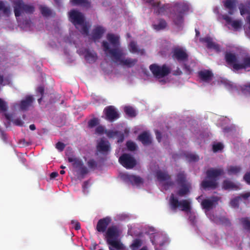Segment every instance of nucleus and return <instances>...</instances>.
<instances>
[{"mask_svg": "<svg viewBox=\"0 0 250 250\" xmlns=\"http://www.w3.org/2000/svg\"><path fill=\"white\" fill-rule=\"evenodd\" d=\"M106 38L110 44L106 42H103L102 44L103 50L114 62L128 67H131L136 64V59L125 57L126 53L123 49L119 47L118 36L113 34H108Z\"/></svg>", "mask_w": 250, "mask_h": 250, "instance_id": "f257e3e1", "label": "nucleus"}, {"mask_svg": "<svg viewBox=\"0 0 250 250\" xmlns=\"http://www.w3.org/2000/svg\"><path fill=\"white\" fill-rule=\"evenodd\" d=\"M121 233L119 227L113 225L108 228L105 233V237L107 244L114 247L117 250H124V246L119 240Z\"/></svg>", "mask_w": 250, "mask_h": 250, "instance_id": "f03ea898", "label": "nucleus"}, {"mask_svg": "<svg viewBox=\"0 0 250 250\" xmlns=\"http://www.w3.org/2000/svg\"><path fill=\"white\" fill-rule=\"evenodd\" d=\"M220 198L217 196H212L209 198L203 200L201 202V206L204 209L206 214L208 216L210 220L216 224L228 225L229 224L228 220L225 217L218 218L215 217L208 214L210 209L215 207L217 205Z\"/></svg>", "mask_w": 250, "mask_h": 250, "instance_id": "7ed1b4c3", "label": "nucleus"}, {"mask_svg": "<svg viewBox=\"0 0 250 250\" xmlns=\"http://www.w3.org/2000/svg\"><path fill=\"white\" fill-rule=\"evenodd\" d=\"M69 18L71 21L74 24L82 34L87 35L89 25L84 21L83 14L77 10H71L69 12Z\"/></svg>", "mask_w": 250, "mask_h": 250, "instance_id": "20e7f679", "label": "nucleus"}, {"mask_svg": "<svg viewBox=\"0 0 250 250\" xmlns=\"http://www.w3.org/2000/svg\"><path fill=\"white\" fill-rule=\"evenodd\" d=\"M224 174L223 169L210 168L207 171V176L209 180H205L201 183L204 188L214 189L218 186L217 178Z\"/></svg>", "mask_w": 250, "mask_h": 250, "instance_id": "39448f33", "label": "nucleus"}, {"mask_svg": "<svg viewBox=\"0 0 250 250\" xmlns=\"http://www.w3.org/2000/svg\"><path fill=\"white\" fill-rule=\"evenodd\" d=\"M225 58L227 63L232 66L234 70L250 67V57H249L245 58L242 62L234 54L229 52L226 53Z\"/></svg>", "mask_w": 250, "mask_h": 250, "instance_id": "423d86ee", "label": "nucleus"}, {"mask_svg": "<svg viewBox=\"0 0 250 250\" xmlns=\"http://www.w3.org/2000/svg\"><path fill=\"white\" fill-rule=\"evenodd\" d=\"M13 7L16 17H20L24 13L30 14L34 11V7L32 5L24 3L22 0H14Z\"/></svg>", "mask_w": 250, "mask_h": 250, "instance_id": "0eeeda50", "label": "nucleus"}, {"mask_svg": "<svg viewBox=\"0 0 250 250\" xmlns=\"http://www.w3.org/2000/svg\"><path fill=\"white\" fill-rule=\"evenodd\" d=\"M169 202L173 210L179 208L181 210L187 212L190 210V201L189 200L179 201L177 198L174 197L173 194H172L170 198Z\"/></svg>", "mask_w": 250, "mask_h": 250, "instance_id": "6e6552de", "label": "nucleus"}, {"mask_svg": "<svg viewBox=\"0 0 250 250\" xmlns=\"http://www.w3.org/2000/svg\"><path fill=\"white\" fill-rule=\"evenodd\" d=\"M149 68L153 75L158 79L167 75L170 71V68L166 65L160 66L156 64H153L150 65Z\"/></svg>", "mask_w": 250, "mask_h": 250, "instance_id": "1a4fd4ad", "label": "nucleus"}, {"mask_svg": "<svg viewBox=\"0 0 250 250\" xmlns=\"http://www.w3.org/2000/svg\"><path fill=\"white\" fill-rule=\"evenodd\" d=\"M68 161L72 164L73 167L78 174L83 175L88 173L87 168L83 165L82 161L80 158L71 156L68 157Z\"/></svg>", "mask_w": 250, "mask_h": 250, "instance_id": "9d476101", "label": "nucleus"}, {"mask_svg": "<svg viewBox=\"0 0 250 250\" xmlns=\"http://www.w3.org/2000/svg\"><path fill=\"white\" fill-rule=\"evenodd\" d=\"M177 180L178 185L180 187V189L177 194L180 196H183L189 191L190 184L186 181L185 176L183 172L179 173L177 175Z\"/></svg>", "mask_w": 250, "mask_h": 250, "instance_id": "9b49d317", "label": "nucleus"}, {"mask_svg": "<svg viewBox=\"0 0 250 250\" xmlns=\"http://www.w3.org/2000/svg\"><path fill=\"white\" fill-rule=\"evenodd\" d=\"M157 177L163 189L167 190L173 186V184L170 181L169 176L165 172L158 171Z\"/></svg>", "mask_w": 250, "mask_h": 250, "instance_id": "f8f14e48", "label": "nucleus"}, {"mask_svg": "<svg viewBox=\"0 0 250 250\" xmlns=\"http://www.w3.org/2000/svg\"><path fill=\"white\" fill-rule=\"evenodd\" d=\"M119 162L126 168H132L136 164V160L129 154H124L119 159Z\"/></svg>", "mask_w": 250, "mask_h": 250, "instance_id": "ddd939ff", "label": "nucleus"}, {"mask_svg": "<svg viewBox=\"0 0 250 250\" xmlns=\"http://www.w3.org/2000/svg\"><path fill=\"white\" fill-rule=\"evenodd\" d=\"M106 119L110 121L117 119L119 117V114L114 106H109L106 107L104 110Z\"/></svg>", "mask_w": 250, "mask_h": 250, "instance_id": "4468645a", "label": "nucleus"}, {"mask_svg": "<svg viewBox=\"0 0 250 250\" xmlns=\"http://www.w3.org/2000/svg\"><path fill=\"white\" fill-rule=\"evenodd\" d=\"M111 222V219L109 217H105L99 220L96 229L99 232H104L106 228Z\"/></svg>", "mask_w": 250, "mask_h": 250, "instance_id": "2eb2a0df", "label": "nucleus"}, {"mask_svg": "<svg viewBox=\"0 0 250 250\" xmlns=\"http://www.w3.org/2000/svg\"><path fill=\"white\" fill-rule=\"evenodd\" d=\"M97 150L102 153H107L110 150V145L108 142L104 139L100 140L97 145Z\"/></svg>", "mask_w": 250, "mask_h": 250, "instance_id": "dca6fc26", "label": "nucleus"}, {"mask_svg": "<svg viewBox=\"0 0 250 250\" xmlns=\"http://www.w3.org/2000/svg\"><path fill=\"white\" fill-rule=\"evenodd\" d=\"M173 56L179 61H185L188 58V54L183 48H177L174 50Z\"/></svg>", "mask_w": 250, "mask_h": 250, "instance_id": "f3484780", "label": "nucleus"}, {"mask_svg": "<svg viewBox=\"0 0 250 250\" xmlns=\"http://www.w3.org/2000/svg\"><path fill=\"white\" fill-rule=\"evenodd\" d=\"M202 41L207 43V47L208 48L213 49L217 52L221 51L220 46L218 44L213 42L212 39L210 37H207L203 38Z\"/></svg>", "mask_w": 250, "mask_h": 250, "instance_id": "a211bd4d", "label": "nucleus"}, {"mask_svg": "<svg viewBox=\"0 0 250 250\" xmlns=\"http://www.w3.org/2000/svg\"><path fill=\"white\" fill-rule=\"evenodd\" d=\"M223 18L228 24H231L232 27L236 30L239 29L241 26L242 23L240 21L238 20L232 21L231 18L227 15H223Z\"/></svg>", "mask_w": 250, "mask_h": 250, "instance_id": "6ab92c4d", "label": "nucleus"}, {"mask_svg": "<svg viewBox=\"0 0 250 250\" xmlns=\"http://www.w3.org/2000/svg\"><path fill=\"white\" fill-rule=\"evenodd\" d=\"M125 178L134 185L138 186L142 183V179L135 175L125 174Z\"/></svg>", "mask_w": 250, "mask_h": 250, "instance_id": "aec40b11", "label": "nucleus"}, {"mask_svg": "<svg viewBox=\"0 0 250 250\" xmlns=\"http://www.w3.org/2000/svg\"><path fill=\"white\" fill-rule=\"evenodd\" d=\"M85 60L89 63H92L97 59L96 54L93 51L85 50L84 52Z\"/></svg>", "mask_w": 250, "mask_h": 250, "instance_id": "412c9836", "label": "nucleus"}, {"mask_svg": "<svg viewBox=\"0 0 250 250\" xmlns=\"http://www.w3.org/2000/svg\"><path fill=\"white\" fill-rule=\"evenodd\" d=\"M104 31L105 30L103 27L100 26L96 27L93 31L92 38L94 41L100 39Z\"/></svg>", "mask_w": 250, "mask_h": 250, "instance_id": "4be33fe9", "label": "nucleus"}, {"mask_svg": "<svg viewBox=\"0 0 250 250\" xmlns=\"http://www.w3.org/2000/svg\"><path fill=\"white\" fill-rule=\"evenodd\" d=\"M199 76L202 81L208 82L211 80L213 74L209 70H203L199 72Z\"/></svg>", "mask_w": 250, "mask_h": 250, "instance_id": "5701e85b", "label": "nucleus"}, {"mask_svg": "<svg viewBox=\"0 0 250 250\" xmlns=\"http://www.w3.org/2000/svg\"><path fill=\"white\" fill-rule=\"evenodd\" d=\"M139 140L145 145H147L151 143V139L149 134L147 132H144L140 134Z\"/></svg>", "mask_w": 250, "mask_h": 250, "instance_id": "b1692460", "label": "nucleus"}, {"mask_svg": "<svg viewBox=\"0 0 250 250\" xmlns=\"http://www.w3.org/2000/svg\"><path fill=\"white\" fill-rule=\"evenodd\" d=\"M7 108V103L0 98V113H3L6 119L10 120L11 118L10 116L6 113Z\"/></svg>", "mask_w": 250, "mask_h": 250, "instance_id": "393cba45", "label": "nucleus"}, {"mask_svg": "<svg viewBox=\"0 0 250 250\" xmlns=\"http://www.w3.org/2000/svg\"><path fill=\"white\" fill-rule=\"evenodd\" d=\"M223 188L227 190H236L239 189V186L229 180H225L223 184Z\"/></svg>", "mask_w": 250, "mask_h": 250, "instance_id": "a878e982", "label": "nucleus"}, {"mask_svg": "<svg viewBox=\"0 0 250 250\" xmlns=\"http://www.w3.org/2000/svg\"><path fill=\"white\" fill-rule=\"evenodd\" d=\"M130 51L133 53L143 55L144 54V50L142 49H138L136 43L134 42H131L129 44Z\"/></svg>", "mask_w": 250, "mask_h": 250, "instance_id": "bb28decb", "label": "nucleus"}, {"mask_svg": "<svg viewBox=\"0 0 250 250\" xmlns=\"http://www.w3.org/2000/svg\"><path fill=\"white\" fill-rule=\"evenodd\" d=\"M33 98L32 96H27L24 100H22L21 103V108L22 110L26 109L32 103Z\"/></svg>", "mask_w": 250, "mask_h": 250, "instance_id": "cd10ccee", "label": "nucleus"}, {"mask_svg": "<svg viewBox=\"0 0 250 250\" xmlns=\"http://www.w3.org/2000/svg\"><path fill=\"white\" fill-rule=\"evenodd\" d=\"M224 5L226 8L229 9V13L232 15L234 10V2L231 0H226L224 2Z\"/></svg>", "mask_w": 250, "mask_h": 250, "instance_id": "c85d7f7f", "label": "nucleus"}, {"mask_svg": "<svg viewBox=\"0 0 250 250\" xmlns=\"http://www.w3.org/2000/svg\"><path fill=\"white\" fill-rule=\"evenodd\" d=\"M174 22L175 24L178 26H181L182 25L183 22V14L182 13L174 16Z\"/></svg>", "mask_w": 250, "mask_h": 250, "instance_id": "c756f323", "label": "nucleus"}, {"mask_svg": "<svg viewBox=\"0 0 250 250\" xmlns=\"http://www.w3.org/2000/svg\"><path fill=\"white\" fill-rule=\"evenodd\" d=\"M106 134L107 136L109 137H114L119 135H121V139L119 140L118 142H122L123 140V135L119 132L110 130L107 132Z\"/></svg>", "mask_w": 250, "mask_h": 250, "instance_id": "7c9ffc66", "label": "nucleus"}, {"mask_svg": "<svg viewBox=\"0 0 250 250\" xmlns=\"http://www.w3.org/2000/svg\"><path fill=\"white\" fill-rule=\"evenodd\" d=\"M124 111L127 115L130 117H135L136 115L135 110L131 106L125 107Z\"/></svg>", "mask_w": 250, "mask_h": 250, "instance_id": "2f4dec72", "label": "nucleus"}, {"mask_svg": "<svg viewBox=\"0 0 250 250\" xmlns=\"http://www.w3.org/2000/svg\"><path fill=\"white\" fill-rule=\"evenodd\" d=\"M240 171V168L236 166H230L228 168V173L229 175L236 174Z\"/></svg>", "mask_w": 250, "mask_h": 250, "instance_id": "473e14b6", "label": "nucleus"}, {"mask_svg": "<svg viewBox=\"0 0 250 250\" xmlns=\"http://www.w3.org/2000/svg\"><path fill=\"white\" fill-rule=\"evenodd\" d=\"M185 155L187 160L189 162H195L199 159V157L193 153L188 152Z\"/></svg>", "mask_w": 250, "mask_h": 250, "instance_id": "72a5a7b5", "label": "nucleus"}, {"mask_svg": "<svg viewBox=\"0 0 250 250\" xmlns=\"http://www.w3.org/2000/svg\"><path fill=\"white\" fill-rule=\"evenodd\" d=\"M241 222L244 228L249 231H250V219L248 218H243Z\"/></svg>", "mask_w": 250, "mask_h": 250, "instance_id": "f704fd0d", "label": "nucleus"}, {"mask_svg": "<svg viewBox=\"0 0 250 250\" xmlns=\"http://www.w3.org/2000/svg\"><path fill=\"white\" fill-rule=\"evenodd\" d=\"M70 2L73 5H81L86 7L89 5L87 0H70Z\"/></svg>", "mask_w": 250, "mask_h": 250, "instance_id": "c9c22d12", "label": "nucleus"}, {"mask_svg": "<svg viewBox=\"0 0 250 250\" xmlns=\"http://www.w3.org/2000/svg\"><path fill=\"white\" fill-rule=\"evenodd\" d=\"M164 238V237L163 235H156L155 236L154 239L152 240V243L153 244H159L160 246L163 245L164 243V242H161V239H163Z\"/></svg>", "mask_w": 250, "mask_h": 250, "instance_id": "e433bc0d", "label": "nucleus"}, {"mask_svg": "<svg viewBox=\"0 0 250 250\" xmlns=\"http://www.w3.org/2000/svg\"><path fill=\"white\" fill-rule=\"evenodd\" d=\"M167 26V23L164 20H160L158 24H154V28L156 30L164 29Z\"/></svg>", "mask_w": 250, "mask_h": 250, "instance_id": "4c0bfd02", "label": "nucleus"}, {"mask_svg": "<svg viewBox=\"0 0 250 250\" xmlns=\"http://www.w3.org/2000/svg\"><path fill=\"white\" fill-rule=\"evenodd\" d=\"M0 10H2L6 15H8L10 13V7L6 6L2 1H0Z\"/></svg>", "mask_w": 250, "mask_h": 250, "instance_id": "58836bf2", "label": "nucleus"}, {"mask_svg": "<svg viewBox=\"0 0 250 250\" xmlns=\"http://www.w3.org/2000/svg\"><path fill=\"white\" fill-rule=\"evenodd\" d=\"M40 10L42 14L44 16H49L51 13L50 9L46 6H41Z\"/></svg>", "mask_w": 250, "mask_h": 250, "instance_id": "ea45409f", "label": "nucleus"}, {"mask_svg": "<svg viewBox=\"0 0 250 250\" xmlns=\"http://www.w3.org/2000/svg\"><path fill=\"white\" fill-rule=\"evenodd\" d=\"M142 245L141 240L139 239L135 240L132 245L131 248L133 250H135L139 248Z\"/></svg>", "mask_w": 250, "mask_h": 250, "instance_id": "a19ab883", "label": "nucleus"}, {"mask_svg": "<svg viewBox=\"0 0 250 250\" xmlns=\"http://www.w3.org/2000/svg\"><path fill=\"white\" fill-rule=\"evenodd\" d=\"M126 146L127 148L131 151L135 150L136 148V145L135 143L131 141H128L127 142Z\"/></svg>", "mask_w": 250, "mask_h": 250, "instance_id": "79ce46f5", "label": "nucleus"}, {"mask_svg": "<svg viewBox=\"0 0 250 250\" xmlns=\"http://www.w3.org/2000/svg\"><path fill=\"white\" fill-rule=\"evenodd\" d=\"M223 148V145L220 143L215 144L213 145V150L214 152H217L221 150Z\"/></svg>", "mask_w": 250, "mask_h": 250, "instance_id": "37998d69", "label": "nucleus"}, {"mask_svg": "<svg viewBox=\"0 0 250 250\" xmlns=\"http://www.w3.org/2000/svg\"><path fill=\"white\" fill-rule=\"evenodd\" d=\"M99 123V120L97 119L94 118L93 119H91L88 122V125L90 127H94L96 126L97 125H98Z\"/></svg>", "mask_w": 250, "mask_h": 250, "instance_id": "c03bdc74", "label": "nucleus"}, {"mask_svg": "<svg viewBox=\"0 0 250 250\" xmlns=\"http://www.w3.org/2000/svg\"><path fill=\"white\" fill-rule=\"evenodd\" d=\"M240 197H239L232 199L230 201V205L233 208L237 207L238 205V201Z\"/></svg>", "mask_w": 250, "mask_h": 250, "instance_id": "a18cd8bd", "label": "nucleus"}, {"mask_svg": "<svg viewBox=\"0 0 250 250\" xmlns=\"http://www.w3.org/2000/svg\"><path fill=\"white\" fill-rule=\"evenodd\" d=\"M87 165L90 168H94L96 167V163L93 160H90L87 162Z\"/></svg>", "mask_w": 250, "mask_h": 250, "instance_id": "49530a36", "label": "nucleus"}, {"mask_svg": "<svg viewBox=\"0 0 250 250\" xmlns=\"http://www.w3.org/2000/svg\"><path fill=\"white\" fill-rule=\"evenodd\" d=\"M239 9L241 15H243L244 14L249 12V10L247 8H246L243 5H241L239 7Z\"/></svg>", "mask_w": 250, "mask_h": 250, "instance_id": "de8ad7c7", "label": "nucleus"}, {"mask_svg": "<svg viewBox=\"0 0 250 250\" xmlns=\"http://www.w3.org/2000/svg\"><path fill=\"white\" fill-rule=\"evenodd\" d=\"M64 144L61 142H58L56 145V148L61 151L64 149Z\"/></svg>", "mask_w": 250, "mask_h": 250, "instance_id": "09e8293b", "label": "nucleus"}, {"mask_svg": "<svg viewBox=\"0 0 250 250\" xmlns=\"http://www.w3.org/2000/svg\"><path fill=\"white\" fill-rule=\"evenodd\" d=\"M104 131V128L102 126H98L96 129V132L98 134H102Z\"/></svg>", "mask_w": 250, "mask_h": 250, "instance_id": "8fccbe9b", "label": "nucleus"}, {"mask_svg": "<svg viewBox=\"0 0 250 250\" xmlns=\"http://www.w3.org/2000/svg\"><path fill=\"white\" fill-rule=\"evenodd\" d=\"M242 90L244 93H246L247 91H250V82L244 86Z\"/></svg>", "mask_w": 250, "mask_h": 250, "instance_id": "3c124183", "label": "nucleus"}, {"mask_svg": "<svg viewBox=\"0 0 250 250\" xmlns=\"http://www.w3.org/2000/svg\"><path fill=\"white\" fill-rule=\"evenodd\" d=\"M9 82L7 80H3L2 77L0 75V85H6L9 84Z\"/></svg>", "mask_w": 250, "mask_h": 250, "instance_id": "603ef678", "label": "nucleus"}, {"mask_svg": "<svg viewBox=\"0 0 250 250\" xmlns=\"http://www.w3.org/2000/svg\"><path fill=\"white\" fill-rule=\"evenodd\" d=\"M244 179L247 183L250 184V172L246 173Z\"/></svg>", "mask_w": 250, "mask_h": 250, "instance_id": "864d4df0", "label": "nucleus"}, {"mask_svg": "<svg viewBox=\"0 0 250 250\" xmlns=\"http://www.w3.org/2000/svg\"><path fill=\"white\" fill-rule=\"evenodd\" d=\"M14 123L17 125L21 126L23 123L21 119H17L14 121Z\"/></svg>", "mask_w": 250, "mask_h": 250, "instance_id": "5fc2aeb1", "label": "nucleus"}, {"mask_svg": "<svg viewBox=\"0 0 250 250\" xmlns=\"http://www.w3.org/2000/svg\"><path fill=\"white\" fill-rule=\"evenodd\" d=\"M72 223L74 225V228H75V229L78 230V229H80L81 226H80V224L79 222L72 221Z\"/></svg>", "mask_w": 250, "mask_h": 250, "instance_id": "6e6d98bb", "label": "nucleus"}, {"mask_svg": "<svg viewBox=\"0 0 250 250\" xmlns=\"http://www.w3.org/2000/svg\"><path fill=\"white\" fill-rule=\"evenodd\" d=\"M44 91V88L42 86H39L37 88V92L40 93L41 95H42Z\"/></svg>", "mask_w": 250, "mask_h": 250, "instance_id": "4d7b16f0", "label": "nucleus"}, {"mask_svg": "<svg viewBox=\"0 0 250 250\" xmlns=\"http://www.w3.org/2000/svg\"><path fill=\"white\" fill-rule=\"evenodd\" d=\"M241 196L244 198V199H247L248 198V197H250V192H246L243 194H242L241 195Z\"/></svg>", "mask_w": 250, "mask_h": 250, "instance_id": "13d9d810", "label": "nucleus"}, {"mask_svg": "<svg viewBox=\"0 0 250 250\" xmlns=\"http://www.w3.org/2000/svg\"><path fill=\"white\" fill-rule=\"evenodd\" d=\"M156 138L159 142H160L161 140V134L158 131H155Z\"/></svg>", "mask_w": 250, "mask_h": 250, "instance_id": "bf43d9fd", "label": "nucleus"}, {"mask_svg": "<svg viewBox=\"0 0 250 250\" xmlns=\"http://www.w3.org/2000/svg\"><path fill=\"white\" fill-rule=\"evenodd\" d=\"M58 175L59 174H58V172H53L51 173L50 177L51 178H56V177H57Z\"/></svg>", "mask_w": 250, "mask_h": 250, "instance_id": "052dcab7", "label": "nucleus"}, {"mask_svg": "<svg viewBox=\"0 0 250 250\" xmlns=\"http://www.w3.org/2000/svg\"><path fill=\"white\" fill-rule=\"evenodd\" d=\"M29 128L32 130H34L36 129L35 125H31L29 126Z\"/></svg>", "mask_w": 250, "mask_h": 250, "instance_id": "680f3d73", "label": "nucleus"}, {"mask_svg": "<svg viewBox=\"0 0 250 250\" xmlns=\"http://www.w3.org/2000/svg\"><path fill=\"white\" fill-rule=\"evenodd\" d=\"M185 68L187 69V71H188L189 72L192 71L191 69L187 65H185Z\"/></svg>", "mask_w": 250, "mask_h": 250, "instance_id": "e2e57ef3", "label": "nucleus"}, {"mask_svg": "<svg viewBox=\"0 0 250 250\" xmlns=\"http://www.w3.org/2000/svg\"><path fill=\"white\" fill-rule=\"evenodd\" d=\"M113 248H115L109 245V250H114Z\"/></svg>", "mask_w": 250, "mask_h": 250, "instance_id": "0e129e2a", "label": "nucleus"}, {"mask_svg": "<svg viewBox=\"0 0 250 250\" xmlns=\"http://www.w3.org/2000/svg\"><path fill=\"white\" fill-rule=\"evenodd\" d=\"M64 173H65V171L63 170H62L60 171L61 174H64Z\"/></svg>", "mask_w": 250, "mask_h": 250, "instance_id": "69168bd1", "label": "nucleus"}, {"mask_svg": "<svg viewBox=\"0 0 250 250\" xmlns=\"http://www.w3.org/2000/svg\"><path fill=\"white\" fill-rule=\"evenodd\" d=\"M41 101H42V98H40V99H38V102H39V103H41Z\"/></svg>", "mask_w": 250, "mask_h": 250, "instance_id": "338daca9", "label": "nucleus"}, {"mask_svg": "<svg viewBox=\"0 0 250 250\" xmlns=\"http://www.w3.org/2000/svg\"><path fill=\"white\" fill-rule=\"evenodd\" d=\"M196 35H197L199 34V32L196 30Z\"/></svg>", "mask_w": 250, "mask_h": 250, "instance_id": "774afa93", "label": "nucleus"}]
</instances>
